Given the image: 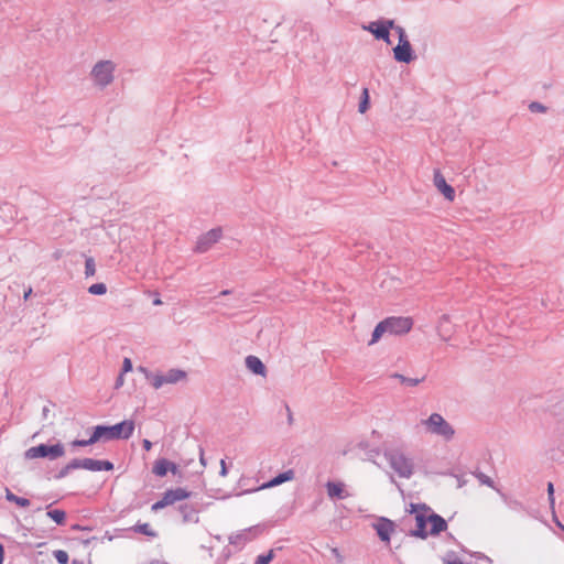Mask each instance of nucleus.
Instances as JSON below:
<instances>
[{
    "mask_svg": "<svg viewBox=\"0 0 564 564\" xmlns=\"http://www.w3.org/2000/svg\"><path fill=\"white\" fill-rule=\"evenodd\" d=\"M413 327V319L409 316H390L381 321L372 333L369 345L376 344L384 334L404 335Z\"/></svg>",
    "mask_w": 564,
    "mask_h": 564,
    "instance_id": "obj_1",
    "label": "nucleus"
},
{
    "mask_svg": "<svg viewBox=\"0 0 564 564\" xmlns=\"http://www.w3.org/2000/svg\"><path fill=\"white\" fill-rule=\"evenodd\" d=\"M134 431V422L131 420L122 421L112 426L97 425L95 432L99 441L127 440Z\"/></svg>",
    "mask_w": 564,
    "mask_h": 564,
    "instance_id": "obj_2",
    "label": "nucleus"
},
{
    "mask_svg": "<svg viewBox=\"0 0 564 564\" xmlns=\"http://www.w3.org/2000/svg\"><path fill=\"white\" fill-rule=\"evenodd\" d=\"M423 425L427 432L438 435L444 440H452L455 435L454 427L438 413L431 414L423 421Z\"/></svg>",
    "mask_w": 564,
    "mask_h": 564,
    "instance_id": "obj_3",
    "label": "nucleus"
},
{
    "mask_svg": "<svg viewBox=\"0 0 564 564\" xmlns=\"http://www.w3.org/2000/svg\"><path fill=\"white\" fill-rule=\"evenodd\" d=\"M64 453V447L61 444H55L52 446L41 444L39 446L30 447L25 452V458L36 459L42 457H50L51 459H55L62 457Z\"/></svg>",
    "mask_w": 564,
    "mask_h": 564,
    "instance_id": "obj_4",
    "label": "nucleus"
},
{
    "mask_svg": "<svg viewBox=\"0 0 564 564\" xmlns=\"http://www.w3.org/2000/svg\"><path fill=\"white\" fill-rule=\"evenodd\" d=\"M411 513L415 514V530L413 531V535L419 536L421 539H425L429 535L427 532V517L432 513H429V509L425 506L411 505Z\"/></svg>",
    "mask_w": 564,
    "mask_h": 564,
    "instance_id": "obj_5",
    "label": "nucleus"
},
{
    "mask_svg": "<svg viewBox=\"0 0 564 564\" xmlns=\"http://www.w3.org/2000/svg\"><path fill=\"white\" fill-rule=\"evenodd\" d=\"M391 468L401 477H410L413 470L411 460L399 452H392L388 455Z\"/></svg>",
    "mask_w": 564,
    "mask_h": 564,
    "instance_id": "obj_6",
    "label": "nucleus"
},
{
    "mask_svg": "<svg viewBox=\"0 0 564 564\" xmlns=\"http://www.w3.org/2000/svg\"><path fill=\"white\" fill-rule=\"evenodd\" d=\"M187 373L181 369H170L166 375H154L151 377V383L155 389H160L163 384H173L185 380Z\"/></svg>",
    "mask_w": 564,
    "mask_h": 564,
    "instance_id": "obj_7",
    "label": "nucleus"
},
{
    "mask_svg": "<svg viewBox=\"0 0 564 564\" xmlns=\"http://www.w3.org/2000/svg\"><path fill=\"white\" fill-rule=\"evenodd\" d=\"M189 497V492H187L183 488L171 489L164 492L161 500L156 501L152 505V510L158 511L163 509L170 505H173L176 501H181L187 499Z\"/></svg>",
    "mask_w": 564,
    "mask_h": 564,
    "instance_id": "obj_8",
    "label": "nucleus"
},
{
    "mask_svg": "<svg viewBox=\"0 0 564 564\" xmlns=\"http://www.w3.org/2000/svg\"><path fill=\"white\" fill-rule=\"evenodd\" d=\"M392 28H394V22L392 20L376 21L371 22L369 25L364 26V29L372 33L376 39L383 40L388 44L391 43L390 30Z\"/></svg>",
    "mask_w": 564,
    "mask_h": 564,
    "instance_id": "obj_9",
    "label": "nucleus"
},
{
    "mask_svg": "<svg viewBox=\"0 0 564 564\" xmlns=\"http://www.w3.org/2000/svg\"><path fill=\"white\" fill-rule=\"evenodd\" d=\"M113 64L111 62H99L94 67L91 74L95 82L100 86H106L112 80Z\"/></svg>",
    "mask_w": 564,
    "mask_h": 564,
    "instance_id": "obj_10",
    "label": "nucleus"
},
{
    "mask_svg": "<svg viewBox=\"0 0 564 564\" xmlns=\"http://www.w3.org/2000/svg\"><path fill=\"white\" fill-rule=\"evenodd\" d=\"M373 529L376 530L380 540L389 544L391 535L395 531V524L389 519L380 518L376 523H373Z\"/></svg>",
    "mask_w": 564,
    "mask_h": 564,
    "instance_id": "obj_11",
    "label": "nucleus"
},
{
    "mask_svg": "<svg viewBox=\"0 0 564 564\" xmlns=\"http://www.w3.org/2000/svg\"><path fill=\"white\" fill-rule=\"evenodd\" d=\"M221 237V229L215 228L202 236L197 243L196 250L198 252L207 251L214 243H216Z\"/></svg>",
    "mask_w": 564,
    "mask_h": 564,
    "instance_id": "obj_12",
    "label": "nucleus"
},
{
    "mask_svg": "<svg viewBox=\"0 0 564 564\" xmlns=\"http://www.w3.org/2000/svg\"><path fill=\"white\" fill-rule=\"evenodd\" d=\"M395 61L401 63H410L413 59L412 47L408 40L399 41L398 45L393 48Z\"/></svg>",
    "mask_w": 564,
    "mask_h": 564,
    "instance_id": "obj_13",
    "label": "nucleus"
},
{
    "mask_svg": "<svg viewBox=\"0 0 564 564\" xmlns=\"http://www.w3.org/2000/svg\"><path fill=\"white\" fill-rule=\"evenodd\" d=\"M434 185L435 187L444 195V197L453 202L455 199V191L454 188L447 184L445 177L440 171L434 172Z\"/></svg>",
    "mask_w": 564,
    "mask_h": 564,
    "instance_id": "obj_14",
    "label": "nucleus"
},
{
    "mask_svg": "<svg viewBox=\"0 0 564 564\" xmlns=\"http://www.w3.org/2000/svg\"><path fill=\"white\" fill-rule=\"evenodd\" d=\"M83 469L91 470V471H100V470H112L113 465L108 460H98L94 458H84L80 464Z\"/></svg>",
    "mask_w": 564,
    "mask_h": 564,
    "instance_id": "obj_15",
    "label": "nucleus"
},
{
    "mask_svg": "<svg viewBox=\"0 0 564 564\" xmlns=\"http://www.w3.org/2000/svg\"><path fill=\"white\" fill-rule=\"evenodd\" d=\"M427 521L430 527L427 529L429 535L438 534L447 529L446 521L438 514L432 513L427 517Z\"/></svg>",
    "mask_w": 564,
    "mask_h": 564,
    "instance_id": "obj_16",
    "label": "nucleus"
},
{
    "mask_svg": "<svg viewBox=\"0 0 564 564\" xmlns=\"http://www.w3.org/2000/svg\"><path fill=\"white\" fill-rule=\"evenodd\" d=\"M246 366L247 368L256 373V375H260L262 377H265L267 375V369H265V366L263 365V362L256 356H248L246 358Z\"/></svg>",
    "mask_w": 564,
    "mask_h": 564,
    "instance_id": "obj_17",
    "label": "nucleus"
},
{
    "mask_svg": "<svg viewBox=\"0 0 564 564\" xmlns=\"http://www.w3.org/2000/svg\"><path fill=\"white\" fill-rule=\"evenodd\" d=\"M326 489L330 498L344 499L348 496L343 482L328 481Z\"/></svg>",
    "mask_w": 564,
    "mask_h": 564,
    "instance_id": "obj_18",
    "label": "nucleus"
},
{
    "mask_svg": "<svg viewBox=\"0 0 564 564\" xmlns=\"http://www.w3.org/2000/svg\"><path fill=\"white\" fill-rule=\"evenodd\" d=\"M294 478V471L293 470H286L280 475H278L276 477H274L273 479H271L270 481L263 484L260 486V489H267V488H271V487H275V486H279L285 481H290Z\"/></svg>",
    "mask_w": 564,
    "mask_h": 564,
    "instance_id": "obj_19",
    "label": "nucleus"
},
{
    "mask_svg": "<svg viewBox=\"0 0 564 564\" xmlns=\"http://www.w3.org/2000/svg\"><path fill=\"white\" fill-rule=\"evenodd\" d=\"M170 466L174 467V465L171 464L170 462H167L166 459H159L155 462V464L153 466V473L156 476L163 477L166 475Z\"/></svg>",
    "mask_w": 564,
    "mask_h": 564,
    "instance_id": "obj_20",
    "label": "nucleus"
},
{
    "mask_svg": "<svg viewBox=\"0 0 564 564\" xmlns=\"http://www.w3.org/2000/svg\"><path fill=\"white\" fill-rule=\"evenodd\" d=\"M131 530L147 536H156V532L152 529V527L149 523H137L131 528Z\"/></svg>",
    "mask_w": 564,
    "mask_h": 564,
    "instance_id": "obj_21",
    "label": "nucleus"
},
{
    "mask_svg": "<svg viewBox=\"0 0 564 564\" xmlns=\"http://www.w3.org/2000/svg\"><path fill=\"white\" fill-rule=\"evenodd\" d=\"M6 499L10 502H14L15 505L26 508L31 505L30 500L26 498L18 497L9 489H6Z\"/></svg>",
    "mask_w": 564,
    "mask_h": 564,
    "instance_id": "obj_22",
    "label": "nucleus"
},
{
    "mask_svg": "<svg viewBox=\"0 0 564 564\" xmlns=\"http://www.w3.org/2000/svg\"><path fill=\"white\" fill-rule=\"evenodd\" d=\"M47 516L55 521L57 524H64L66 520V513L63 510L55 509L47 512Z\"/></svg>",
    "mask_w": 564,
    "mask_h": 564,
    "instance_id": "obj_23",
    "label": "nucleus"
},
{
    "mask_svg": "<svg viewBox=\"0 0 564 564\" xmlns=\"http://www.w3.org/2000/svg\"><path fill=\"white\" fill-rule=\"evenodd\" d=\"M97 442H99V440H98V437H97L96 432L94 431V432H93V434H91V436H90V438H88V440H75V441L72 443V445H73V446H79V447H82V446H88V445L95 444V443H97Z\"/></svg>",
    "mask_w": 564,
    "mask_h": 564,
    "instance_id": "obj_24",
    "label": "nucleus"
},
{
    "mask_svg": "<svg viewBox=\"0 0 564 564\" xmlns=\"http://www.w3.org/2000/svg\"><path fill=\"white\" fill-rule=\"evenodd\" d=\"M88 292L94 295H102L107 292V288L104 283H96L89 286Z\"/></svg>",
    "mask_w": 564,
    "mask_h": 564,
    "instance_id": "obj_25",
    "label": "nucleus"
},
{
    "mask_svg": "<svg viewBox=\"0 0 564 564\" xmlns=\"http://www.w3.org/2000/svg\"><path fill=\"white\" fill-rule=\"evenodd\" d=\"M274 558V551L270 550L267 554H261L256 558L254 564H269Z\"/></svg>",
    "mask_w": 564,
    "mask_h": 564,
    "instance_id": "obj_26",
    "label": "nucleus"
},
{
    "mask_svg": "<svg viewBox=\"0 0 564 564\" xmlns=\"http://www.w3.org/2000/svg\"><path fill=\"white\" fill-rule=\"evenodd\" d=\"M96 273V265L93 258H87L85 261V274L86 276H93Z\"/></svg>",
    "mask_w": 564,
    "mask_h": 564,
    "instance_id": "obj_27",
    "label": "nucleus"
},
{
    "mask_svg": "<svg viewBox=\"0 0 564 564\" xmlns=\"http://www.w3.org/2000/svg\"><path fill=\"white\" fill-rule=\"evenodd\" d=\"M368 104H369V93H368V89L365 88L362 91V100L359 104V111L361 113L366 112V110L368 109Z\"/></svg>",
    "mask_w": 564,
    "mask_h": 564,
    "instance_id": "obj_28",
    "label": "nucleus"
},
{
    "mask_svg": "<svg viewBox=\"0 0 564 564\" xmlns=\"http://www.w3.org/2000/svg\"><path fill=\"white\" fill-rule=\"evenodd\" d=\"M54 556L59 564H67L68 562V554L63 550L55 551Z\"/></svg>",
    "mask_w": 564,
    "mask_h": 564,
    "instance_id": "obj_29",
    "label": "nucleus"
},
{
    "mask_svg": "<svg viewBox=\"0 0 564 564\" xmlns=\"http://www.w3.org/2000/svg\"><path fill=\"white\" fill-rule=\"evenodd\" d=\"M393 29L397 31V33L399 35V41L408 40L405 31L403 30V28L394 25Z\"/></svg>",
    "mask_w": 564,
    "mask_h": 564,
    "instance_id": "obj_30",
    "label": "nucleus"
},
{
    "mask_svg": "<svg viewBox=\"0 0 564 564\" xmlns=\"http://www.w3.org/2000/svg\"><path fill=\"white\" fill-rule=\"evenodd\" d=\"M547 494L551 505L554 503V486L552 482H549L547 485Z\"/></svg>",
    "mask_w": 564,
    "mask_h": 564,
    "instance_id": "obj_31",
    "label": "nucleus"
},
{
    "mask_svg": "<svg viewBox=\"0 0 564 564\" xmlns=\"http://www.w3.org/2000/svg\"><path fill=\"white\" fill-rule=\"evenodd\" d=\"M132 370V362L129 358H124L123 360V371L129 372Z\"/></svg>",
    "mask_w": 564,
    "mask_h": 564,
    "instance_id": "obj_32",
    "label": "nucleus"
},
{
    "mask_svg": "<svg viewBox=\"0 0 564 564\" xmlns=\"http://www.w3.org/2000/svg\"><path fill=\"white\" fill-rule=\"evenodd\" d=\"M530 109L532 111H544V107L542 105L538 104V102H532L530 105Z\"/></svg>",
    "mask_w": 564,
    "mask_h": 564,
    "instance_id": "obj_33",
    "label": "nucleus"
},
{
    "mask_svg": "<svg viewBox=\"0 0 564 564\" xmlns=\"http://www.w3.org/2000/svg\"><path fill=\"white\" fill-rule=\"evenodd\" d=\"M220 476L221 477L227 476V466H226V462L224 459L220 460Z\"/></svg>",
    "mask_w": 564,
    "mask_h": 564,
    "instance_id": "obj_34",
    "label": "nucleus"
},
{
    "mask_svg": "<svg viewBox=\"0 0 564 564\" xmlns=\"http://www.w3.org/2000/svg\"><path fill=\"white\" fill-rule=\"evenodd\" d=\"M479 479L481 480L482 484H486V485L492 487V480L489 477L481 475L479 477Z\"/></svg>",
    "mask_w": 564,
    "mask_h": 564,
    "instance_id": "obj_35",
    "label": "nucleus"
},
{
    "mask_svg": "<svg viewBox=\"0 0 564 564\" xmlns=\"http://www.w3.org/2000/svg\"><path fill=\"white\" fill-rule=\"evenodd\" d=\"M80 464H82V459H75V460H73V462L68 465V467H69V468H82Z\"/></svg>",
    "mask_w": 564,
    "mask_h": 564,
    "instance_id": "obj_36",
    "label": "nucleus"
},
{
    "mask_svg": "<svg viewBox=\"0 0 564 564\" xmlns=\"http://www.w3.org/2000/svg\"><path fill=\"white\" fill-rule=\"evenodd\" d=\"M142 445L147 452H149L152 448V443L149 440H143Z\"/></svg>",
    "mask_w": 564,
    "mask_h": 564,
    "instance_id": "obj_37",
    "label": "nucleus"
},
{
    "mask_svg": "<svg viewBox=\"0 0 564 564\" xmlns=\"http://www.w3.org/2000/svg\"><path fill=\"white\" fill-rule=\"evenodd\" d=\"M3 560H4V550H3V545L0 544V564H3Z\"/></svg>",
    "mask_w": 564,
    "mask_h": 564,
    "instance_id": "obj_38",
    "label": "nucleus"
},
{
    "mask_svg": "<svg viewBox=\"0 0 564 564\" xmlns=\"http://www.w3.org/2000/svg\"><path fill=\"white\" fill-rule=\"evenodd\" d=\"M286 411H288V419H289V423L292 424L293 422V416H292V413H291V410L290 408L286 405Z\"/></svg>",
    "mask_w": 564,
    "mask_h": 564,
    "instance_id": "obj_39",
    "label": "nucleus"
},
{
    "mask_svg": "<svg viewBox=\"0 0 564 564\" xmlns=\"http://www.w3.org/2000/svg\"><path fill=\"white\" fill-rule=\"evenodd\" d=\"M154 305H161L162 301L160 299H155L153 302Z\"/></svg>",
    "mask_w": 564,
    "mask_h": 564,
    "instance_id": "obj_40",
    "label": "nucleus"
},
{
    "mask_svg": "<svg viewBox=\"0 0 564 564\" xmlns=\"http://www.w3.org/2000/svg\"><path fill=\"white\" fill-rule=\"evenodd\" d=\"M31 292H32V290H31V289H29V291H28V292H25V294H24V299H28V297H29V295L31 294Z\"/></svg>",
    "mask_w": 564,
    "mask_h": 564,
    "instance_id": "obj_41",
    "label": "nucleus"
},
{
    "mask_svg": "<svg viewBox=\"0 0 564 564\" xmlns=\"http://www.w3.org/2000/svg\"><path fill=\"white\" fill-rule=\"evenodd\" d=\"M200 463H202L203 465H205V459H204L203 455L200 456Z\"/></svg>",
    "mask_w": 564,
    "mask_h": 564,
    "instance_id": "obj_42",
    "label": "nucleus"
}]
</instances>
